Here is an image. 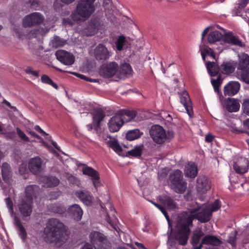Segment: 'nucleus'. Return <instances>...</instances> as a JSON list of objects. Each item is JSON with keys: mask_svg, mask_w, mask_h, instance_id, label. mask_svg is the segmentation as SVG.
<instances>
[{"mask_svg": "<svg viewBox=\"0 0 249 249\" xmlns=\"http://www.w3.org/2000/svg\"><path fill=\"white\" fill-rule=\"evenodd\" d=\"M120 71L122 74H129L132 71V68L129 64L124 63L121 65Z\"/></svg>", "mask_w": 249, "mask_h": 249, "instance_id": "de8ad7c7", "label": "nucleus"}, {"mask_svg": "<svg viewBox=\"0 0 249 249\" xmlns=\"http://www.w3.org/2000/svg\"><path fill=\"white\" fill-rule=\"evenodd\" d=\"M209 207V209L211 211L212 213L213 212L217 211L221 207V202L218 199H215L213 203L211 204L206 206Z\"/></svg>", "mask_w": 249, "mask_h": 249, "instance_id": "49530a36", "label": "nucleus"}, {"mask_svg": "<svg viewBox=\"0 0 249 249\" xmlns=\"http://www.w3.org/2000/svg\"><path fill=\"white\" fill-rule=\"evenodd\" d=\"M66 41L58 36H55L52 41V46L55 48L62 47L65 44Z\"/></svg>", "mask_w": 249, "mask_h": 249, "instance_id": "37998d69", "label": "nucleus"}, {"mask_svg": "<svg viewBox=\"0 0 249 249\" xmlns=\"http://www.w3.org/2000/svg\"><path fill=\"white\" fill-rule=\"evenodd\" d=\"M209 74L211 76H217L219 71L224 74L229 75L234 72L237 67V63L234 61H224L218 66L215 62H205Z\"/></svg>", "mask_w": 249, "mask_h": 249, "instance_id": "20e7f679", "label": "nucleus"}, {"mask_svg": "<svg viewBox=\"0 0 249 249\" xmlns=\"http://www.w3.org/2000/svg\"><path fill=\"white\" fill-rule=\"evenodd\" d=\"M143 134L138 129L130 130L126 134V138L129 141H133L139 139Z\"/></svg>", "mask_w": 249, "mask_h": 249, "instance_id": "72a5a7b5", "label": "nucleus"}, {"mask_svg": "<svg viewBox=\"0 0 249 249\" xmlns=\"http://www.w3.org/2000/svg\"><path fill=\"white\" fill-rule=\"evenodd\" d=\"M201 52V54L203 60L205 62V58L206 55H209L214 59L215 55L213 51L208 46H205L203 48L200 49Z\"/></svg>", "mask_w": 249, "mask_h": 249, "instance_id": "58836bf2", "label": "nucleus"}, {"mask_svg": "<svg viewBox=\"0 0 249 249\" xmlns=\"http://www.w3.org/2000/svg\"><path fill=\"white\" fill-rule=\"evenodd\" d=\"M243 9V8L241 7V5H240L239 4H237V5L233 9V13L236 16H240L241 10Z\"/></svg>", "mask_w": 249, "mask_h": 249, "instance_id": "052dcab7", "label": "nucleus"}, {"mask_svg": "<svg viewBox=\"0 0 249 249\" xmlns=\"http://www.w3.org/2000/svg\"><path fill=\"white\" fill-rule=\"evenodd\" d=\"M197 165L193 162H189L184 169L185 177L193 179L197 176Z\"/></svg>", "mask_w": 249, "mask_h": 249, "instance_id": "412c9836", "label": "nucleus"}, {"mask_svg": "<svg viewBox=\"0 0 249 249\" xmlns=\"http://www.w3.org/2000/svg\"><path fill=\"white\" fill-rule=\"evenodd\" d=\"M214 136L211 133L207 134L205 136V141L207 142H211L213 141Z\"/></svg>", "mask_w": 249, "mask_h": 249, "instance_id": "680f3d73", "label": "nucleus"}, {"mask_svg": "<svg viewBox=\"0 0 249 249\" xmlns=\"http://www.w3.org/2000/svg\"><path fill=\"white\" fill-rule=\"evenodd\" d=\"M242 107L244 112L247 115H249V99L243 103Z\"/></svg>", "mask_w": 249, "mask_h": 249, "instance_id": "bf43d9fd", "label": "nucleus"}, {"mask_svg": "<svg viewBox=\"0 0 249 249\" xmlns=\"http://www.w3.org/2000/svg\"><path fill=\"white\" fill-rule=\"evenodd\" d=\"M25 71L28 74H32L36 77H38V71H33L31 67H28Z\"/></svg>", "mask_w": 249, "mask_h": 249, "instance_id": "4d7b16f0", "label": "nucleus"}, {"mask_svg": "<svg viewBox=\"0 0 249 249\" xmlns=\"http://www.w3.org/2000/svg\"><path fill=\"white\" fill-rule=\"evenodd\" d=\"M224 40L225 42L232 45L242 46V42L238 37L234 36L232 33H227L224 35Z\"/></svg>", "mask_w": 249, "mask_h": 249, "instance_id": "cd10ccee", "label": "nucleus"}, {"mask_svg": "<svg viewBox=\"0 0 249 249\" xmlns=\"http://www.w3.org/2000/svg\"><path fill=\"white\" fill-rule=\"evenodd\" d=\"M34 129L37 132H38L39 133L44 135H46V136H48V134L46 133L44 130H43L39 125H36L34 127Z\"/></svg>", "mask_w": 249, "mask_h": 249, "instance_id": "69168bd1", "label": "nucleus"}, {"mask_svg": "<svg viewBox=\"0 0 249 249\" xmlns=\"http://www.w3.org/2000/svg\"><path fill=\"white\" fill-rule=\"evenodd\" d=\"M94 129L97 131L101 129V123L106 116L105 112L101 108H94L92 112Z\"/></svg>", "mask_w": 249, "mask_h": 249, "instance_id": "2eb2a0df", "label": "nucleus"}, {"mask_svg": "<svg viewBox=\"0 0 249 249\" xmlns=\"http://www.w3.org/2000/svg\"><path fill=\"white\" fill-rule=\"evenodd\" d=\"M231 131L235 134H240L244 132V131H243L241 129L238 128L236 126H232Z\"/></svg>", "mask_w": 249, "mask_h": 249, "instance_id": "e2e57ef3", "label": "nucleus"}, {"mask_svg": "<svg viewBox=\"0 0 249 249\" xmlns=\"http://www.w3.org/2000/svg\"><path fill=\"white\" fill-rule=\"evenodd\" d=\"M240 84L237 81L229 82L224 88V93L225 96H233L239 91Z\"/></svg>", "mask_w": 249, "mask_h": 249, "instance_id": "aec40b11", "label": "nucleus"}, {"mask_svg": "<svg viewBox=\"0 0 249 249\" xmlns=\"http://www.w3.org/2000/svg\"><path fill=\"white\" fill-rule=\"evenodd\" d=\"M190 214L184 213L178 216L176 222V230L173 238L180 245L185 246L188 242L191 233L190 227L193 226V221L196 219L201 223L208 222L211 218L212 213L209 207L198 206L191 209Z\"/></svg>", "mask_w": 249, "mask_h": 249, "instance_id": "f257e3e1", "label": "nucleus"}, {"mask_svg": "<svg viewBox=\"0 0 249 249\" xmlns=\"http://www.w3.org/2000/svg\"><path fill=\"white\" fill-rule=\"evenodd\" d=\"M14 223L18 230L19 236L20 237L22 241L24 242L27 238V234L24 227L22 225L19 218L17 216H14Z\"/></svg>", "mask_w": 249, "mask_h": 249, "instance_id": "a878e982", "label": "nucleus"}, {"mask_svg": "<svg viewBox=\"0 0 249 249\" xmlns=\"http://www.w3.org/2000/svg\"><path fill=\"white\" fill-rule=\"evenodd\" d=\"M236 234L237 232L236 231L234 234L230 236L228 240V243H229L232 247H235L236 245Z\"/></svg>", "mask_w": 249, "mask_h": 249, "instance_id": "6e6d98bb", "label": "nucleus"}, {"mask_svg": "<svg viewBox=\"0 0 249 249\" xmlns=\"http://www.w3.org/2000/svg\"><path fill=\"white\" fill-rule=\"evenodd\" d=\"M44 232L51 243L63 245L67 240L65 226L56 218H51L48 221Z\"/></svg>", "mask_w": 249, "mask_h": 249, "instance_id": "f03ea898", "label": "nucleus"}, {"mask_svg": "<svg viewBox=\"0 0 249 249\" xmlns=\"http://www.w3.org/2000/svg\"><path fill=\"white\" fill-rule=\"evenodd\" d=\"M95 0H79L71 17L76 20L86 21L95 10Z\"/></svg>", "mask_w": 249, "mask_h": 249, "instance_id": "7ed1b4c3", "label": "nucleus"}, {"mask_svg": "<svg viewBox=\"0 0 249 249\" xmlns=\"http://www.w3.org/2000/svg\"><path fill=\"white\" fill-rule=\"evenodd\" d=\"M16 131L18 136L22 140L25 142H30L29 137L19 127H17Z\"/></svg>", "mask_w": 249, "mask_h": 249, "instance_id": "8fccbe9b", "label": "nucleus"}, {"mask_svg": "<svg viewBox=\"0 0 249 249\" xmlns=\"http://www.w3.org/2000/svg\"><path fill=\"white\" fill-rule=\"evenodd\" d=\"M211 188V182L205 176H199L197 178L196 189L197 192L201 194H205Z\"/></svg>", "mask_w": 249, "mask_h": 249, "instance_id": "ddd939ff", "label": "nucleus"}, {"mask_svg": "<svg viewBox=\"0 0 249 249\" xmlns=\"http://www.w3.org/2000/svg\"><path fill=\"white\" fill-rule=\"evenodd\" d=\"M5 203L7 207L9 209V212L11 213H14V209H13V203L10 197H7L5 199Z\"/></svg>", "mask_w": 249, "mask_h": 249, "instance_id": "864d4df0", "label": "nucleus"}, {"mask_svg": "<svg viewBox=\"0 0 249 249\" xmlns=\"http://www.w3.org/2000/svg\"><path fill=\"white\" fill-rule=\"evenodd\" d=\"M28 3L30 7L34 10H37L40 7L39 0H29Z\"/></svg>", "mask_w": 249, "mask_h": 249, "instance_id": "3c124183", "label": "nucleus"}, {"mask_svg": "<svg viewBox=\"0 0 249 249\" xmlns=\"http://www.w3.org/2000/svg\"><path fill=\"white\" fill-rule=\"evenodd\" d=\"M169 180L173 189L177 193H184L187 187V183L183 180L182 172L178 169L174 170L169 175Z\"/></svg>", "mask_w": 249, "mask_h": 249, "instance_id": "423d86ee", "label": "nucleus"}, {"mask_svg": "<svg viewBox=\"0 0 249 249\" xmlns=\"http://www.w3.org/2000/svg\"><path fill=\"white\" fill-rule=\"evenodd\" d=\"M126 42V40L124 36L122 35L119 36L115 43L117 50L120 51H122Z\"/></svg>", "mask_w": 249, "mask_h": 249, "instance_id": "c03bdc74", "label": "nucleus"}, {"mask_svg": "<svg viewBox=\"0 0 249 249\" xmlns=\"http://www.w3.org/2000/svg\"><path fill=\"white\" fill-rule=\"evenodd\" d=\"M124 124L123 118L116 114L112 117L108 123V127L110 132L112 133L118 131Z\"/></svg>", "mask_w": 249, "mask_h": 249, "instance_id": "f3484780", "label": "nucleus"}, {"mask_svg": "<svg viewBox=\"0 0 249 249\" xmlns=\"http://www.w3.org/2000/svg\"><path fill=\"white\" fill-rule=\"evenodd\" d=\"M210 27H208L206 28L205 29V30L203 31L202 34H201V40L203 41L204 39V37L205 36L208 34V33L209 32L210 30Z\"/></svg>", "mask_w": 249, "mask_h": 249, "instance_id": "774afa93", "label": "nucleus"}, {"mask_svg": "<svg viewBox=\"0 0 249 249\" xmlns=\"http://www.w3.org/2000/svg\"><path fill=\"white\" fill-rule=\"evenodd\" d=\"M238 64L237 66L238 71L249 68V55L247 53H243L238 55Z\"/></svg>", "mask_w": 249, "mask_h": 249, "instance_id": "bb28decb", "label": "nucleus"}, {"mask_svg": "<svg viewBox=\"0 0 249 249\" xmlns=\"http://www.w3.org/2000/svg\"><path fill=\"white\" fill-rule=\"evenodd\" d=\"M143 147V144L136 146L134 148L127 152L126 156L129 158H140L142 156Z\"/></svg>", "mask_w": 249, "mask_h": 249, "instance_id": "c85d7f7f", "label": "nucleus"}, {"mask_svg": "<svg viewBox=\"0 0 249 249\" xmlns=\"http://www.w3.org/2000/svg\"><path fill=\"white\" fill-rule=\"evenodd\" d=\"M1 174L2 178L4 181L8 180L11 175V167L7 162H3L1 166Z\"/></svg>", "mask_w": 249, "mask_h": 249, "instance_id": "f704fd0d", "label": "nucleus"}, {"mask_svg": "<svg viewBox=\"0 0 249 249\" xmlns=\"http://www.w3.org/2000/svg\"><path fill=\"white\" fill-rule=\"evenodd\" d=\"M52 210L55 213L62 214L66 211V208L59 204H55L52 207Z\"/></svg>", "mask_w": 249, "mask_h": 249, "instance_id": "09e8293b", "label": "nucleus"}, {"mask_svg": "<svg viewBox=\"0 0 249 249\" xmlns=\"http://www.w3.org/2000/svg\"><path fill=\"white\" fill-rule=\"evenodd\" d=\"M40 33V29L36 28L31 31V34L33 37H36Z\"/></svg>", "mask_w": 249, "mask_h": 249, "instance_id": "0e129e2a", "label": "nucleus"}, {"mask_svg": "<svg viewBox=\"0 0 249 249\" xmlns=\"http://www.w3.org/2000/svg\"><path fill=\"white\" fill-rule=\"evenodd\" d=\"M89 238L95 249H110L111 247L106 237L100 232L92 231L89 234Z\"/></svg>", "mask_w": 249, "mask_h": 249, "instance_id": "0eeeda50", "label": "nucleus"}, {"mask_svg": "<svg viewBox=\"0 0 249 249\" xmlns=\"http://www.w3.org/2000/svg\"><path fill=\"white\" fill-rule=\"evenodd\" d=\"M225 108L230 112H237L239 110L240 104L237 100L229 97L226 102Z\"/></svg>", "mask_w": 249, "mask_h": 249, "instance_id": "393cba45", "label": "nucleus"}, {"mask_svg": "<svg viewBox=\"0 0 249 249\" xmlns=\"http://www.w3.org/2000/svg\"><path fill=\"white\" fill-rule=\"evenodd\" d=\"M237 75L241 81L249 85V68L238 71Z\"/></svg>", "mask_w": 249, "mask_h": 249, "instance_id": "c9c22d12", "label": "nucleus"}, {"mask_svg": "<svg viewBox=\"0 0 249 249\" xmlns=\"http://www.w3.org/2000/svg\"><path fill=\"white\" fill-rule=\"evenodd\" d=\"M223 37L222 33L217 30L210 33L207 36V41L209 44H213L219 41Z\"/></svg>", "mask_w": 249, "mask_h": 249, "instance_id": "c756f323", "label": "nucleus"}, {"mask_svg": "<svg viewBox=\"0 0 249 249\" xmlns=\"http://www.w3.org/2000/svg\"><path fill=\"white\" fill-rule=\"evenodd\" d=\"M112 3L110 0H104L103 6L105 11L112 10Z\"/></svg>", "mask_w": 249, "mask_h": 249, "instance_id": "603ef678", "label": "nucleus"}, {"mask_svg": "<svg viewBox=\"0 0 249 249\" xmlns=\"http://www.w3.org/2000/svg\"><path fill=\"white\" fill-rule=\"evenodd\" d=\"M249 165V160L246 158L241 157L233 164V168L237 173L243 174L248 171Z\"/></svg>", "mask_w": 249, "mask_h": 249, "instance_id": "6ab92c4d", "label": "nucleus"}, {"mask_svg": "<svg viewBox=\"0 0 249 249\" xmlns=\"http://www.w3.org/2000/svg\"><path fill=\"white\" fill-rule=\"evenodd\" d=\"M75 195L80 200L86 205H90L92 203V196L90 193L84 190L78 191Z\"/></svg>", "mask_w": 249, "mask_h": 249, "instance_id": "5701e85b", "label": "nucleus"}, {"mask_svg": "<svg viewBox=\"0 0 249 249\" xmlns=\"http://www.w3.org/2000/svg\"><path fill=\"white\" fill-rule=\"evenodd\" d=\"M82 172L84 175H87L91 178L93 185L95 188L99 186L100 176L97 171L91 167L86 166L83 168Z\"/></svg>", "mask_w": 249, "mask_h": 249, "instance_id": "a211bd4d", "label": "nucleus"}, {"mask_svg": "<svg viewBox=\"0 0 249 249\" xmlns=\"http://www.w3.org/2000/svg\"><path fill=\"white\" fill-rule=\"evenodd\" d=\"M118 115H120L123 118V120L125 118V117H127V119L126 121H130L134 119L136 116V112L134 110H130L127 109H122L120 110L117 113Z\"/></svg>", "mask_w": 249, "mask_h": 249, "instance_id": "2f4dec72", "label": "nucleus"}, {"mask_svg": "<svg viewBox=\"0 0 249 249\" xmlns=\"http://www.w3.org/2000/svg\"><path fill=\"white\" fill-rule=\"evenodd\" d=\"M44 181L49 187L56 186L59 184V180L56 177L52 176L45 177Z\"/></svg>", "mask_w": 249, "mask_h": 249, "instance_id": "4c0bfd02", "label": "nucleus"}, {"mask_svg": "<svg viewBox=\"0 0 249 249\" xmlns=\"http://www.w3.org/2000/svg\"><path fill=\"white\" fill-rule=\"evenodd\" d=\"M72 74H74V75L77 76L78 77L80 78V79L85 80L87 81H89V82H92L95 81V80L92 79L90 78H89L83 74H79V73H77L75 72H73Z\"/></svg>", "mask_w": 249, "mask_h": 249, "instance_id": "13d9d810", "label": "nucleus"}, {"mask_svg": "<svg viewBox=\"0 0 249 249\" xmlns=\"http://www.w3.org/2000/svg\"><path fill=\"white\" fill-rule=\"evenodd\" d=\"M33 201L21 199L18 204V208L23 220L28 221L30 219V216L32 213Z\"/></svg>", "mask_w": 249, "mask_h": 249, "instance_id": "6e6552de", "label": "nucleus"}, {"mask_svg": "<svg viewBox=\"0 0 249 249\" xmlns=\"http://www.w3.org/2000/svg\"><path fill=\"white\" fill-rule=\"evenodd\" d=\"M55 55L58 60L65 65H71L74 62L73 55L64 50H58L55 52Z\"/></svg>", "mask_w": 249, "mask_h": 249, "instance_id": "4468645a", "label": "nucleus"}, {"mask_svg": "<svg viewBox=\"0 0 249 249\" xmlns=\"http://www.w3.org/2000/svg\"><path fill=\"white\" fill-rule=\"evenodd\" d=\"M222 79L220 74L218 75L216 79H211V82L214 89V91L217 93L219 96V100L221 102L222 101V100L223 99L222 93L219 90V87L222 83Z\"/></svg>", "mask_w": 249, "mask_h": 249, "instance_id": "7c9ffc66", "label": "nucleus"}, {"mask_svg": "<svg viewBox=\"0 0 249 249\" xmlns=\"http://www.w3.org/2000/svg\"><path fill=\"white\" fill-rule=\"evenodd\" d=\"M41 80L42 83L51 85L55 89H57L58 88L57 85L54 83L47 75H42L41 77Z\"/></svg>", "mask_w": 249, "mask_h": 249, "instance_id": "a18cd8bd", "label": "nucleus"}, {"mask_svg": "<svg viewBox=\"0 0 249 249\" xmlns=\"http://www.w3.org/2000/svg\"><path fill=\"white\" fill-rule=\"evenodd\" d=\"M202 244L211 245L213 246H219L221 241L214 235H207L203 237L201 240Z\"/></svg>", "mask_w": 249, "mask_h": 249, "instance_id": "b1692460", "label": "nucleus"}, {"mask_svg": "<svg viewBox=\"0 0 249 249\" xmlns=\"http://www.w3.org/2000/svg\"><path fill=\"white\" fill-rule=\"evenodd\" d=\"M180 102L185 107L187 113L190 117L194 115L192 103L188 93L183 91L180 94Z\"/></svg>", "mask_w": 249, "mask_h": 249, "instance_id": "dca6fc26", "label": "nucleus"}, {"mask_svg": "<svg viewBox=\"0 0 249 249\" xmlns=\"http://www.w3.org/2000/svg\"><path fill=\"white\" fill-rule=\"evenodd\" d=\"M71 18H67L63 19V22L65 24H69L72 25L74 24L75 22L83 21L82 20H74L71 16Z\"/></svg>", "mask_w": 249, "mask_h": 249, "instance_id": "5fc2aeb1", "label": "nucleus"}, {"mask_svg": "<svg viewBox=\"0 0 249 249\" xmlns=\"http://www.w3.org/2000/svg\"><path fill=\"white\" fill-rule=\"evenodd\" d=\"M149 132L153 141L157 144H162L166 142H169L174 137L173 131L168 130L166 132L163 128L160 125H153Z\"/></svg>", "mask_w": 249, "mask_h": 249, "instance_id": "39448f33", "label": "nucleus"}, {"mask_svg": "<svg viewBox=\"0 0 249 249\" xmlns=\"http://www.w3.org/2000/svg\"><path fill=\"white\" fill-rule=\"evenodd\" d=\"M151 202L155 207H156L157 208H158L160 211V212L163 213V214L165 217L167 221H168L169 228H171V230H172V223L170 220L169 216L168 215V213H167L165 208L164 207V206H163L161 205H160L158 203L154 202L152 201H151Z\"/></svg>", "mask_w": 249, "mask_h": 249, "instance_id": "a19ab883", "label": "nucleus"}, {"mask_svg": "<svg viewBox=\"0 0 249 249\" xmlns=\"http://www.w3.org/2000/svg\"><path fill=\"white\" fill-rule=\"evenodd\" d=\"M68 213L76 221L81 220L83 215L82 209L79 205L76 204L72 205L68 208Z\"/></svg>", "mask_w": 249, "mask_h": 249, "instance_id": "4be33fe9", "label": "nucleus"}, {"mask_svg": "<svg viewBox=\"0 0 249 249\" xmlns=\"http://www.w3.org/2000/svg\"><path fill=\"white\" fill-rule=\"evenodd\" d=\"M204 235V232L201 231H195L192 237V244L193 246H196L200 242L201 238Z\"/></svg>", "mask_w": 249, "mask_h": 249, "instance_id": "ea45409f", "label": "nucleus"}, {"mask_svg": "<svg viewBox=\"0 0 249 249\" xmlns=\"http://www.w3.org/2000/svg\"><path fill=\"white\" fill-rule=\"evenodd\" d=\"M43 20V16L39 13H33L24 17L23 19V25L25 27H31L41 24Z\"/></svg>", "mask_w": 249, "mask_h": 249, "instance_id": "9d476101", "label": "nucleus"}, {"mask_svg": "<svg viewBox=\"0 0 249 249\" xmlns=\"http://www.w3.org/2000/svg\"><path fill=\"white\" fill-rule=\"evenodd\" d=\"M118 70V65L115 62L103 64L100 69V74L105 78H110L114 75Z\"/></svg>", "mask_w": 249, "mask_h": 249, "instance_id": "1a4fd4ad", "label": "nucleus"}, {"mask_svg": "<svg viewBox=\"0 0 249 249\" xmlns=\"http://www.w3.org/2000/svg\"><path fill=\"white\" fill-rule=\"evenodd\" d=\"M43 161L38 157L31 159L28 162L30 171L35 175H40L43 170Z\"/></svg>", "mask_w": 249, "mask_h": 249, "instance_id": "9b49d317", "label": "nucleus"}, {"mask_svg": "<svg viewBox=\"0 0 249 249\" xmlns=\"http://www.w3.org/2000/svg\"><path fill=\"white\" fill-rule=\"evenodd\" d=\"M60 192L58 191L51 192L50 195L51 196V199H56L59 196Z\"/></svg>", "mask_w": 249, "mask_h": 249, "instance_id": "338daca9", "label": "nucleus"}, {"mask_svg": "<svg viewBox=\"0 0 249 249\" xmlns=\"http://www.w3.org/2000/svg\"><path fill=\"white\" fill-rule=\"evenodd\" d=\"M37 188L36 185H29L25 188V196L22 199L33 201V198L35 196V189Z\"/></svg>", "mask_w": 249, "mask_h": 249, "instance_id": "473e14b6", "label": "nucleus"}, {"mask_svg": "<svg viewBox=\"0 0 249 249\" xmlns=\"http://www.w3.org/2000/svg\"><path fill=\"white\" fill-rule=\"evenodd\" d=\"M109 147L111 148L116 153L120 155V153L122 152L123 149L121 145L116 140L110 141L108 142Z\"/></svg>", "mask_w": 249, "mask_h": 249, "instance_id": "79ce46f5", "label": "nucleus"}, {"mask_svg": "<svg viewBox=\"0 0 249 249\" xmlns=\"http://www.w3.org/2000/svg\"><path fill=\"white\" fill-rule=\"evenodd\" d=\"M94 55L96 60L104 62L109 59L110 52L103 44H99L94 50Z\"/></svg>", "mask_w": 249, "mask_h": 249, "instance_id": "f8f14e48", "label": "nucleus"}, {"mask_svg": "<svg viewBox=\"0 0 249 249\" xmlns=\"http://www.w3.org/2000/svg\"><path fill=\"white\" fill-rule=\"evenodd\" d=\"M162 204L166 206L168 209H174L176 208V203L174 200L169 196H166L160 200Z\"/></svg>", "mask_w": 249, "mask_h": 249, "instance_id": "e433bc0d", "label": "nucleus"}]
</instances>
